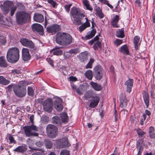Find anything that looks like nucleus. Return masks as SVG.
Listing matches in <instances>:
<instances>
[{"mask_svg": "<svg viewBox=\"0 0 155 155\" xmlns=\"http://www.w3.org/2000/svg\"><path fill=\"white\" fill-rule=\"evenodd\" d=\"M36 145L38 147H41L42 145L43 144L41 141H38L36 142L35 143Z\"/></svg>", "mask_w": 155, "mask_h": 155, "instance_id": "nucleus-58", "label": "nucleus"}, {"mask_svg": "<svg viewBox=\"0 0 155 155\" xmlns=\"http://www.w3.org/2000/svg\"><path fill=\"white\" fill-rule=\"evenodd\" d=\"M70 145L68 143L67 138H64L61 140L58 143V147L59 148H63L69 147Z\"/></svg>", "mask_w": 155, "mask_h": 155, "instance_id": "nucleus-16", "label": "nucleus"}, {"mask_svg": "<svg viewBox=\"0 0 155 155\" xmlns=\"http://www.w3.org/2000/svg\"><path fill=\"white\" fill-rule=\"evenodd\" d=\"M69 80L72 81H75L77 80V78L73 76H71L69 78Z\"/></svg>", "mask_w": 155, "mask_h": 155, "instance_id": "nucleus-61", "label": "nucleus"}, {"mask_svg": "<svg viewBox=\"0 0 155 155\" xmlns=\"http://www.w3.org/2000/svg\"><path fill=\"white\" fill-rule=\"evenodd\" d=\"M83 3L85 6H87V5L89 4L87 0H84L83 1Z\"/></svg>", "mask_w": 155, "mask_h": 155, "instance_id": "nucleus-62", "label": "nucleus"}, {"mask_svg": "<svg viewBox=\"0 0 155 155\" xmlns=\"http://www.w3.org/2000/svg\"><path fill=\"white\" fill-rule=\"evenodd\" d=\"M116 36L119 38H123L124 36V30L122 29H121L117 31Z\"/></svg>", "mask_w": 155, "mask_h": 155, "instance_id": "nucleus-39", "label": "nucleus"}, {"mask_svg": "<svg viewBox=\"0 0 155 155\" xmlns=\"http://www.w3.org/2000/svg\"><path fill=\"white\" fill-rule=\"evenodd\" d=\"M61 47H56L52 50L50 51V52H53V54L56 55H61L62 54V51L60 48Z\"/></svg>", "mask_w": 155, "mask_h": 155, "instance_id": "nucleus-25", "label": "nucleus"}, {"mask_svg": "<svg viewBox=\"0 0 155 155\" xmlns=\"http://www.w3.org/2000/svg\"><path fill=\"white\" fill-rule=\"evenodd\" d=\"M96 12V15L98 16L100 18H102L104 17V15L102 12L101 10L99 7L94 9Z\"/></svg>", "mask_w": 155, "mask_h": 155, "instance_id": "nucleus-34", "label": "nucleus"}, {"mask_svg": "<svg viewBox=\"0 0 155 155\" xmlns=\"http://www.w3.org/2000/svg\"><path fill=\"white\" fill-rule=\"evenodd\" d=\"M143 139H140L138 140L137 142V146L138 148V147H140V146L143 144Z\"/></svg>", "mask_w": 155, "mask_h": 155, "instance_id": "nucleus-51", "label": "nucleus"}, {"mask_svg": "<svg viewBox=\"0 0 155 155\" xmlns=\"http://www.w3.org/2000/svg\"><path fill=\"white\" fill-rule=\"evenodd\" d=\"M47 2L50 4L53 8H55L57 6V4L53 0H47Z\"/></svg>", "mask_w": 155, "mask_h": 155, "instance_id": "nucleus-44", "label": "nucleus"}, {"mask_svg": "<svg viewBox=\"0 0 155 155\" xmlns=\"http://www.w3.org/2000/svg\"><path fill=\"white\" fill-rule=\"evenodd\" d=\"M31 155H45L44 154H42L39 152H38L36 153H33Z\"/></svg>", "mask_w": 155, "mask_h": 155, "instance_id": "nucleus-64", "label": "nucleus"}, {"mask_svg": "<svg viewBox=\"0 0 155 155\" xmlns=\"http://www.w3.org/2000/svg\"><path fill=\"white\" fill-rule=\"evenodd\" d=\"M44 110L48 112H51L52 110V102L51 100H45L43 104Z\"/></svg>", "mask_w": 155, "mask_h": 155, "instance_id": "nucleus-10", "label": "nucleus"}, {"mask_svg": "<svg viewBox=\"0 0 155 155\" xmlns=\"http://www.w3.org/2000/svg\"><path fill=\"white\" fill-rule=\"evenodd\" d=\"M72 5V4H69V5H66L64 6V8L65 9H66V11L68 12H69L70 9V7Z\"/></svg>", "mask_w": 155, "mask_h": 155, "instance_id": "nucleus-54", "label": "nucleus"}, {"mask_svg": "<svg viewBox=\"0 0 155 155\" xmlns=\"http://www.w3.org/2000/svg\"><path fill=\"white\" fill-rule=\"evenodd\" d=\"M25 134L28 137L30 136H38V134L33 130L37 131L38 128L34 125L30 126H25L23 127Z\"/></svg>", "mask_w": 155, "mask_h": 155, "instance_id": "nucleus-5", "label": "nucleus"}, {"mask_svg": "<svg viewBox=\"0 0 155 155\" xmlns=\"http://www.w3.org/2000/svg\"><path fill=\"white\" fill-rule=\"evenodd\" d=\"M52 123L57 125H60L61 122V121L58 116H55L53 117L52 118Z\"/></svg>", "mask_w": 155, "mask_h": 155, "instance_id": "nucleus-32", "label": "nucleus"}, {"mask_svg": "<svg viewBox=\"0 0 155 155\" xmlns=\"http://www.w3.org/2000/svg\"><path fill=\"white\" fill-rule=\"evenodd\" d=\"M27 150V148L23 146H20L17 147L14 150L17 152L23 153L25 151Z\"/></svg>", "mask_w": 155, "mask_h": 155, "instance_id": "nucleus-37", "label": "nucleus"}, {"mask_svg": "<svg viewBox=\"0 0 155 155\" xmlns=\"http://www.w3.org/2000/svg\"><path fill=\"white\" fill-rule=\"evenodd\" d=\"M33 19L35 21L38 22H41L44 21L43 16L41 14L37 13L34 14Z\"/></svg>", "mask_w": 155, "mask_h": 155, "instance_id": "nucleus-21", "label": "nucleus"}, {"mask_svg": "<svg viewBox=\"0 0 155 155\" xmlns=\"http://www.w3.org/2000/svg\"><path fill=\"white\" fill-rule=\"evenodd\" d=\"M12 73L14 74H18L20 73L21 71L20 70L17 69H13L12 71Z\"/></svg>", "mask_w": 155, "mask_h": 155, "instance_id": "nucleus-53", "label": "nucleus"}, {"mask_svg": "<svg viewBox=\"0 0 155 155\" xmlns=\"http://www.w3.org/2000/svg\"><path fill=\"white\" fill-rule=\"evenodd\" d=\"M58 128L54 126L48 124L46 127V131L48 136L51 138L55 137L58 134Z\"/></svg>", "mask_w": 155, "mask_h": 155, "instance_id": "nucleus-7", "label": "nucleus"}, {"mask_svg": "<svg viewBox=\"0 0 155 155\" xmlns=\"http://www.w3.org/2000/svg\"><path fill=\"white\" fill-rule=\"evenodd\" d=\"M8 66L4 57H0V67H6Z\"/></svg>", "mask_w": 155, "mask_h": 155, "instance_id": "nucleus-31", "label": "nucleus"}, {"mask_svg": "<svg viewBox=\"0 0 155 155\" xmlns=\"http://www.w3.org/2000/svg\"><path fill=\"white\" fill-rule=\"evenodd\" d=\"M154 131V128L153 127H150L149 129V134L153 133Z\"/></svg>", "mask_w": 155, "mask_h": 155, "instance_id": "nucleus-60", "label": "nucleus"}, {"mask_svg": "<svg viewBox=\"0 0 155 155\" xmlns=\"http://www.w3.org/2000/svg\"><path fill=\"white\" fill-rule=\"evenodd\" d=\"M61 29L60 26L57 24L54 25L52 26H48L46 30L47 31L50 33H55L59 31Z\"/></svg>", "mask_w": 155, "mask_h": 155, "instance_id": "nucleus-13", "label": "nucleus"}, {"mask_svg": "<svg viewBox=\"0 0 155 155\" xmlns=\"http://www.w3.org/2000/svg\"><path fill=\"white\" fill-rule=\"evenodd\" d=\"M140 38L138 36H136L134 38V43L135 48L136 50L138 49L139 46L140 45L139 41Z\"/></svg>", "mask_w": 155, "mask_h": 155, "instance_id": "nucleus-28", "label": "nucleus"}, {"mask_svg": "<svg viewBox=\"0 0 155 155\" xmlns=\"http://www.w3.org/2000/svg\"><path fill=\"white\" fill-rule=\"evenodd\" d=\"M29 148L32 150H35V151L38 150L41 151L42 152L44 153L45 152V150L42 148H39L36 147H32L31 148L30 147H29Z\"/></svg>", "mask_w": 155, "mask_h": 155, "instance_id": "nucleus-47", "label": "nucleus"}, {"mask_svg": "<svg viewBox=\"0 0 155 155\" xmlns=\"http://www.w3.org/2000/svg\"><path fill=\"white\" fill-rule=\"evenodd\" d=\"M78 57L81 62H84L87 59V54L84 53H81L79 55Z\"/></svg>", "mask_w": 155, "mask_h": 155, "instance_id": "nucleus-29", "label": "nucleus"}, {"mask_svg": "<svg viewBox=\"0 0 155 155\" xmlns=\"http://www.w3.org/2000/svg\"><path fill=\"white\" fill-rule=\"evenodd\" d=\"M13 91L15 94L19 97H22L26 94V90L25 87L15 86L14 87Z\"/></svg>", "mask_w": 155, "mask_h": 155, "instance_id": "nucleus-9", "label": "nucleus"}, {"mask_svg": "<svg viewBox=\"0 0 155 155\" xmlns=\"http://www.w3.org/2000/svg\"><path fill=\"white\" fill-rule=\"evenodd\" d=\"M28 94L31 96H32L34 95V91L32 87H28Z\"/></svg>", "mask_w": 155, "mask_h": 155, "instance_id": "nucleus-45", "label": "nucleus"}, {"mask_svg": "<svg viewBox=\"0 0 155 155\" xmlns=\"http://www.w3.org/2000/svg\"><path fill=\"white\" fill-rule=\"evenodd\" d=\"M0 7L4 14L7 15L10 11V15L12 16L14 15L17 8L12 1L9 0L5 2L3 4L0 5Z\"/></svg>", "mask_w": 155, "mask_h": 155, "instance_id": "nucleus-2", "label": "nucleus"}, {"mask_svg": "<svg viewBox=\"0 0 155 155\" xmlns=\"http://www.w3.org/2000/svg\"><path fill=\"white\" fill-rule=\"evenodd\" d=\"M94 60L93 58H91L85 66L86 69L91 68L92 67V64L94 62Z\"/></svg>", "mask_w": 155, "mask_h": 155, "instance_id": "nucleus-41", "label": "nucleus"}, {"mask_svg": "<svg viewBox=\"0 0 155 155\" xmlns=\"http://www.w3.org/2000/svg\"><path fill=\"white\" fill-rule=\"evenodd\" d=\"M61 99H60L59 101H55L54 102L55 108L57 110L59 111H61L63 108V107L61 102Z\"/></svg>", "mask_w": 155, "mask_h": 155, "instance_id": "nucleus-23", "label": "nucleus"}, {"mask_svg": "<svg viewBox=\"0 0 155 155\" xmlns=\"http://www.w3.org/2000/svg\"><path fill=\"white\" fill-rule=\"evenodd\" d=\"M19 51L16 47L11 48L8 49L7 54L8 61L11 63H15L17 61L19 58Z\"/></svg>", "mask_w": 155, "mask_h": 155, "instance_id": "nucleus-3", "label": "nucleus"}, {"mask_svg": "<svg viewBox=\"0 0 155 155\" xmlns=\"http://www.w3.org/2000/svg\"><path fill=\"white\" fill-rule=\"evenodd\" d=\"M28 40L26 38H23L21 39L20 42L21 44L24 46H26L27 45V43Z\"/></svg>", "mask_w": 155, "mask_h": 155, "instance_id": "nucleus-48", "label": "nucleus"}, {"mask_svg": "<svg viewBox=\"0 0 155 155\" xmlns=\"http://www.w3.org/2000/svg\"><path fill=\"white\" fill-rule=\"evenodd\" d=\"M84 99L88 100L89 98H92L91 102L90 103L89 106L91 108H94L97 106L99 101V97L97 94H95L92 91H89L84 94Z\"/></svg>", "mask_w": 155, "mask_h": 155, "instance_id": "nucleus-4", "label": "nucleus"}, {"mask_svg": "<svg viewBox=\"0 0 155 155\" xmlns=\"http://www.w3.org/2000/svg\"><path fill=\"white\" fill-rule=\"evenodd\" d=\"M96 29H92L91 30L89 31L85 36L86 40L88 39L93 38L95 35L96 33Z\"/></svg>", "mask_w": 155, "mask_h": 155, "instance_id": "nucleus-26", "label": "nucleus"}, {"mask_svg": "<svg viewBox=\"0 0 155 155\" xmlns=\"http://www.w3.org/2000/svg\"><path fill=\"white\" fill-rule=\"evenodd\" d=\"M122 42V40L117 39L114 42V44L117 46H118L120 44H121Z\"/></svg>", "mask_w": 155, "mask_h": 155, "instance_id": "nucleus-52", "label": "nucleus"}, {"mask_svg": "<svg viewBox=\"0 0 155 155\" xmlns=\"http://www.w3.org/2000/svg\"><path fill=\"white\" fill-rule=\"evenodd\" d=\"M69 52L64 53V55L65 59L69 58L71 57V55L69 54Z\"/></svg>", "mask_w": 155, "mask_h": 155, "instance_id": "nucleus-56", "label": "nucleus"}, {"mask_svg": "<svg viewBox=\"0 0 155 155\" xmlns=\"http://www.w3.org/2000/svg\"><path fill=\"white\" fill-rule=\"evenodd\" d=\"M56 42L59 45H66L71 44L72 38L69 34L65 33L59 32L55 37Z\"/></svg>", "mask_w": 155, "mask_h": 155, "instance_id": "nucleus-1", "label": "nucleus"}, {"mask_svg": "<svg viewBox=\"0 0 155 155\" xmlns=\"http://www.w3.org/2000/svg\"><path fill=\"white\" fill-rule=\"evenodd\" d=\"M71 18H75L78 17H81V18L84 17L85 15L83 13H80L78 11V9L76 8H73L71 10Z\"/></svg>", "mask_w": 155, "mask_h": 155, "instance_id": "nucleus-12", "label": "nucleus"}, {"mask_svg": "<svg viewBox=\"0 0 155 155\" xmlns=\"http://www.w3.org/2000/svg\"><path fill=\"white\" fill-rule=\"evenodd\" d=\"M130 120L132 122L134 123V122L135 117L133 116H131L130 118Z\"/></svg>", "mask_w": 155, "mask_h": 155, "instance_id": "nucleus-63", "label": "nucleus"}, {"mask_svg": "<svg viewBox=\"0 0 155 155\" xmlns=\"http://www.w3.org/2000/svg\"><path fill=\"white\" fill-rule=\"evenodd\" d=\"M119 19V16L118 15H115L112 19L110 24L114 28H119V26L118 24Z\"/></svg>", "mask_w": 155, "mask_h": 155, "instance_id": "nucleus-20", "label": "nucleus"}, {"mask_svg": "<svg viewBox=\"0 0 155 155\" xmlns=\"http://www.w3.org/2000/svg\"><path fill=\"white\" fill-rule=\"evenodd\" d=\"M84 19L86 20L78 28L80 32H81L87 28L90 27V25L88 19L86 17Z\"/></svg>", "mask_w": 155, "mask_h": 155, "instance_id": "nucleus-19", "label": "nucleus"}, {"mask_svg": "<svg viewBox=\"0 0 155 155\" xmlns=\"http://www.w3.org/2000/svg\"><path fill=\"white\" fill-rule=\"evenodd\" d=\"M17 22L20 24L25 22L29 18V15L24 11L17 12L16 14Z\"/></svg>", "mask_w": 155, "mask_h": 155, "instance_id": "nucleus-6", "label": "nucleus"}, {"mask_svg": "<svg viewBox=\"0 0 155 155\" xmlns=\"http://www.w3.org/2000/svg\"><path fill=\"white\" fill-rule=\"evenodd\" d=\"M6 42V40L5 38H0V43L2 45H4Z\"/></svg>", "mask_w": 155, "mask_h": 155, "instance_id": "nucleus-59", "label": "nucleus"}, {"mask_svg": "<svg viewBox=\"0 0 155 155\" xmlns=\"http://www.w3.org/2000/svg\"><path fill=\"white\" fill-rule=\"evenodd\" d=\"M8 139L10 141V142L11 143H15L16 141L15 140L14 137L12 136L11 134H9L8 137Z\"/></svg>", "mask_w": 155, "mask_h": 155, "instance_id": "nucleus-49", "label": "nucleus"}, {"mask_svg": "<svg viewBox=\"0 0 155 155\" xmlns=\"http://www.w3.org/2000/svg\"><path fill=\"white\" fill-rule=\"evenodd\" d=\"M90 84L92 87L96 91H99L102 89L101 86L97 83L92 81Z\"/></svg>", "mask_w": 155, "mask_h": 155, "instance_id": "nucleus-27", "label": "nucleus"}, {"mask_svg": "<svg viewBox=\"0 0 155 155\" xmlns=\"http://www.w3.org/2000/svg\"><path fill=\"white\" fill-rule=\"evenodd\" d=\"M10 81L6 79L2 76H0V84L4 85H6L10 83Z\"/></svg>", "mask_w": 155, "mask_h": 155, "instance_id": "nucleus-33", "label": "nucleus"}, {"mask_svg": "<svg viewBox=\"0 0 155 155\" xmlns=\"http://www.w3.org/2000/svg\"><path fill=\"white\" fill-rule=\"evenodd\" d=\"M22 57L23 60L25 61L29 60L31 58V55L27 48H23L22 50Z\"/></svg>", "mask_w": 155, "mask_h": 155, "instance_id": "nucleus-15", "label": "nucleus"}, {"mask_svg": "<svg viewBox=\"0 0 155 155\" xmlns=\"http://www.w3.org/2000/svg\"><path fill=\"white\" fill-rule=\"evenodd\" d=\"M86 77L88 79L91 80L93 77L92 71L91 70H88L86 71L85 73Z\"/></svg>", "mask_w": 155, "mask_h": 155, "instance_id": "nucleus-35", "label": "nucleus"}, {"mask_svg": "<svg viewBox=\"0 0 155 155\" xmlns=\"http://www.w3.org/2000/svg\"><path fill=\"white\" fill-rule=\"evenodd\" d=\"M88 43L91 45L94 43V46L95 49H97L98 47H101V42L99 41V38L98 35L96 36L93 39L90 41Z\"/></svg>", "mask_w": 155, "mask_h": 155, "instance_id": "nucleus-14", "label": "nucleus"}, {"mask_svg": "<svg viewBox=\"0 0 155 155\" xmlns=\"http://www.w3.org/2000/svg\"><path fill=\"white\" fill-rule=\"evenodd\" d=\"M81 87H79L77 89H76V92L79 95L82 94L83 93V91L80 90V89H81Z\"/></svg>", "mask_w": 155, "mask_h": 155, "instance_id": "nucleus-55", "label": "nucleus"}, {"mask_svg": "<svg viewBox=\"0 0 155 155\" xmlns=\"http://www.w3.org/2000/svg\"><path fill=\"white\" fill-rule=\"evenodd\" d=\"M60 155H70L69 152L67 150H64L61 151L60 153Z\"/></svg>", "mask_w": 155, "mask_h": 155, "instance_id": "nucleus-50", "label": "nucleus"}, {"mask_svg": "<svg viewBox=\"0 0 155 155\" xmlns=\"http://www.w3.org/2000/svg\"><path fill=\"white\" fill-rule=\"evenodd\" d=\"M137 134L138 135V137H141L145 134V132L143 131L140 129H139L137 130Z\"/></svg>", "mask_w": 155, "mask_h": 155, "instance_id": "nucleus-43", "label": "nucleus"}, {"mask_svg": "<svg viewBox=\"0 0 155 155\" xmlns=\"http://www.w3.org/2000/svg\"><path fill=\"white\" fill-rule=\"evenodd\" d=\"M32 30L34 31H36L40 35L43 34L44 29L43 27L40 24L36 23L33 24L31 26Z\"/></svg>", "mask_w": 155, "mask_h": 155, "instance_id": "nucleus-11", "label": "nucleus"}, {"mask_svg": "<svg viewBox=\"0 0 155 155\" xmlns=\"http://www.w3.org/2000/svg\"><path fill=\"white\" fill-rule=\"evenodd\" d=\"M119 51L123 54L125 55L129 54V51L127 45L121 47L119 48Z\"/></svg>", "mask_w": 155, "mask_h": 155, "instance_id": "nucleus-24", "label": "nucleus"}, {"mask_svg": "<svg viewBox=\"0 0 155 155\" xmlns=\"http://www.w3.org/2000/svg\"><path fill=\"white\" fill-rule=\"evenodd\" d=\"M28 47L32 49V51H35L37 50V48L35 46L34 44L31 41L30 42L29 45H28Z\"/></svg>", "mask_w": 155, "mask_h": 155, "instance_id": "nucleus-42", "label": "nucleus"}, {"mask_svg": "<svg viewBox=\"0 0 155 155\" xmlns=\"http://www.w3.org/2000/svg\"><path fill=\"white\" fill-rule=\"evenodd\" d=\"M48 63L52 66H53V61L50 58H47L46 59Z\"/></svg>", "mask_w": 155, "mask_h": 155, "instance_id": "nucleus-57", "label": "nucleus"}, {"mask_svg": "<svg viewBox=\"0 0 155 155\" xmlns=\"http://www.w3.org/2000/svg\"><path fill=\"white\" fill-rule=\"evenodd\" d=\"M120 106L121 107H125L127 106V99L125 98V96L123 94H121L120 96Z\"/></svg>", "mask_w": 155, "mask_h": 155, "instance_id": "nucleus-18", "label": "nucleus"}, {"mask_svg": "<svg viewBox=\"0 0 155 155\" xmlns=\"http://www.w3.org/2000/svg\"><path fill=\"white\" fill-rule=\"evenodd\" d=\"M79 52L78 49V48L72 49L69 51V52L71 54H76L78 53Z\"/></svg>", "mask_w": 155, "mask_h": 155, "instance_id": "nucleus-46", "label": "nucleus"}, {"mask_svg": "<svg viewBox=\"0 0 155 155\" xmlns=\"http://www.w3.org/2000/svg\"><path fill=\"white\" fill-rule=\"evenodd\" d=\"M101 67L97 66L94 68V75L97 80H100L103 77L104 73Z\"/></svg>", "mask_w": 155, "mask_h": 155, "instance_id": "nucleus-8", "label": "nucleus"}, {"mask_svg": "<svg viewBox=\"0 0 155 155\" xmlns=\"http://www.w3.org/2000/svg\"><path fill=\"white\" fill-rule=\"evenodd\" d=\"M82 18H81V17L72 18L73 19L72 20L73 23L74 25H76L78 26L80 25L84 22L82 20H81V19Z\"/></svg>", "mask_w": 155, "mask_h": 155, "instance_id": "nucleus-22", "label": "nucleus"}, {"mask_svg": "<svg viewBox=\"0 0 155 155\" xmlns=\"http://www.w3.org/2000/svg\"><path fill=\"white\" fill-rule=\"evenodd\" d=\"M133 82L134 80L132 79H129L125 82L124 84L127 87V91L129 93L131 91Z\"/></svg>", "mask_w": 155, "mask_h": 155, "instance_id": "nucleus-17", "label": "nucleus"}, {"mask_svg": "<svg viewBox=\"0 0 155 155\" xmlns=\"http://www.w3.org/2000/svg\"><path fill=\"white\" fill-rule=\"evenodd\" d=\"M29 84H30V83H29L26 81H21L19 83L18 85L16 86H19L21 87H25Z\"/></svg>", "mask_w": 155, "mask_h": 155, "instance_id": "nucleus-38", "label": "nucleus"}, {"mask_svg": "<svg viewBox=\"0 0 155 155\" xmlns=\"http://www.w3.org/2000/svg\"><path fill=\"white\" fill-rule=\"evenodd\" d=\"M143 97L146 108H147L149 106V104L148 95L146 93H144L143 94Z\"/></svg>", "mask_w": 155, "mask_h": 155, "instance_id": "nucleus-30", "label": "nucleus"}, {"mask_svg": "<svg viewBox=\"0 0 155 155\" xmlns=\"http://www.w3.org/2000/svg\"><path fill=\"white\" fill-rule=\"evenodd\" d=\"M61 120L63 122H66L68 121V118L67 114L64 113L61 114Z\"/></svg>", "mask_w": 155, "mask_h": 155, "instance_id": "nucleus-36", "label": "nucleus"}, {"mask_svg": "<svg viewBox=\"0 0 155 155\" xmlns=\"http://www.w3.org/2000/svg\"><path fill=\"white\" fill-rule=\"evenodd\" d=\"M45 144L46 147L48 148L51 149L52 147V144L51 141L49 140H45Z\"/></svg>", "mask_w": 155, "mask_h": 155, "instance_id": "nucleus-40", "label": "nucleus"}]
</instances>
